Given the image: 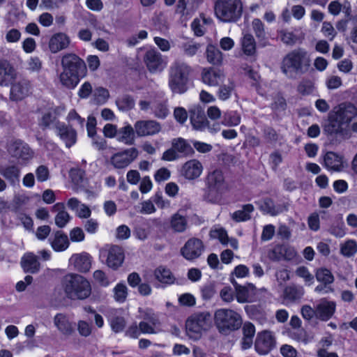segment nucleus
Segmentation results:
<instances>
[{
  "label": "nucleus",
  "mask_w": 357,
  "mask_h": 357,
  "mask_svg": "<svg viewBox=\"0 0 357 357\" xmlns=\"http://www.w3.org/2000/svg\"><path fill=\"white\" fill-rule=\"evenodd\" d=\"M112 330L115 333H120L126 327V320L122 317H115L110 321Z\"/></svg>",
  "instance_id": "obj_58"
},
{
  "label": "nucleus",
  "mask_w": 357,
  "mask_h": 357,
  "mask_svg": "<svg viewBox=\"0 0 357 357\" xmlns=\"http://www.w3.org/2000/svg\"><path fill=\"white\" fill-rule=\"evenodd\" d=\"M343 124L331 114L329 116L328 121L324 126V132L327 135L333 136L343 131Z\"/></svg>",
  "instance_id": "obj_34"
},
{
  "label": "nucleus",
  "mask_w": 357,
  "mask_h": 357,
  "mask_svg": "<svg viewBox=\"0 0 357 357\" xmlns=\"http://www.w3.org/2000/svg\"><path fill=\"white\" fill-rule=\"evenodd\" d=\"M214 321L218 331L225 335L238 330L242 325L241 315L230 309L217 310L214 314Z\"/></svg>",
  "instance_id": "obj_6"
},
{
  "label": "nucleus",
  "mask_w": 357,
  "mask_h": 357,
  "mask_svg": "<svg viewBox=\"0 0 357 357\" xmlns=\"http://www.w3.org/2000/svg\"><path fill=\"white\" fill-rule=\"evenodd\" d=\"M310 67V59L303 49L294 50L282 59L280 69L287 77L292 78L294 74H304Z\"/></svg>",
  "instance_id": "obj_3"
},
{
  "label": "nucleus",
  "mask_w": 357,
  "mask_h": 357,
  "mask_svg": "<svg viewBox=\"0 0 357 357\" xmlns=\"http://www.w3.org/2000/svg\"><path fill=\"white\" fill-rule=\"evenodd\" d=\"M50 243L52 248L56 252L63 251L69 246L68 236L61 231H57L55 232L54 238Z\"/></svg>",
  "instance_id": "obj_37"
},
{
  "label": "nucleus",
  "mask_w": 357,
  "mask_h": 357,
  "mask_svg": "<svg viewBox=\"0 0 357 357\" xmlns=\"http://www.w3.org/2000/svg\"><path fill=\"white\" fill-rule=\"evenodd\" d=\"M328 12L333 15H338L341 11L344 13L345 17L351 16V6L349 1L345 0L341 3L338 0L332 1L328 6Z\"/></svg>",
  "instance_id": "obj_28"
},
{
  "label": "nucleus",
  "mask_w": 357,
  "mask_h": 357,
  "mask_svg": "<svg viewBox=\"0 0 357 357\" xmlns=\"http://www.w3.org/2000/svg\"><path fill=\"white\" fill-rule=\"evenodd\" d=\"M296 256L295 251L283 245H277L268 252V257L273 261H289Z\"/></svg>",
  "instance_id": "obj_17"
},
{
  "label": "nucleus",
  "mask_w": 357,
  "mask_h": 357,
  "mask_svg": "<svg viewBox=\"0 0 357 357\" xmlns=\"http://www.w3.org/2000/svg\"><path fill=\"white\" fill-rule=\"evenodd\" d=\"M328 231L331 234L337 238H342L346 234L345 226L343 222L331 225Z\"/></svg>",
  "instance_id": "obj_62"
},
{
  "label": "nucleus",
  "mask_w": 357,
  "mask_h": 357,
  "mask_svg": "<svg viewBox=\"0 0 357 357\" xmlns=\"http://www.w3.org/2000/svg\"><path fill=\"white\" fill-rule=\"evenodd\" d=\"M296 274L300 278L304 279L305 282L311 284L314 280V276L310 273L308 268L305 266H299L296 271Z\"/></svg>",
  "instance_id": "obj_59"
},
{
  "label": "nucleus",
  "mask_w": 357,
  "mask_h": 357,
  "mask_svg": "<svg viewBox=\"0 0 357 357\" xmlns=\"http://www.w3.org/2000/svg\"><path fill=\"white\" fill-rule=\"evenodd\" d=\"M130 125H126L118 129L116 139L128 145H132L135 142V130Z\"/></svg>",
  "instance_id": "obj_33"
},
{
  "label": "nucleus",
  "mask_w": 357,
  "mask_h": 357,
  "mask_svg": "<svg viewBox=\"0 0 357 357\" xmlns=\"http://www.w3.org/2000/svg\"><path fill=\"white\" fill-rule=\"evenodd\" d=\"M116 104L120 110L128 111L134 107L135 100L130 95L126 94L119 97Z\"/></svg>",
  "instance_id": "obj_48"
},
{
  "label": "nucleus",
  "mask_w": 357,
  "mask_h": 357,
  "mask_svg": "<svg viewBox=\"0 0 357 357\" xmlns=\"http://www.w3.org/2000/svg\"><path fill=\"white\" fill-rule=\"evenodd\" d=\"M155 116L160 119H165L169 114V109L166 101L157 102L153 107Z\"/></svg>",
  "instance_id": "obj_57"
},
{
  "label": "nucleus",
  "mask_w": 357,
  "mask_h": 357,
  "mask_svg": "<svg viewBox=\"0 0 357 357\" xmlns=\"http://www.w3.org/2000/svg\"><path fill=\"white\" fill-rule=\"evenodd\" d=\"M61 283L66 297L71 300H84L91 294L90 282L81 275L66 274L62 278Z\"/></svg>",
  "instance_id": "obj_2"
},
{
  "label": "nucleus",
  "mask_w": 357,
  "mask_h": 357,
  "mask_svg": "<svg viewBox=\"0 0 357 357\" xmlns=\"http://www.w3.org/2000/svg\"><path fill=\"white\" fill-rule=\"evenodd\" d=\"M29 81L25 79H20L12 84L10 89V99L15 101L20 100L29 94Z\"/></svg>",
  "instance_id": "obj_20"
},
{
  "label": "nucleus",
  "mask_w": 357,
  "mask_h": 357,
  "mask_svg": "<svg viewBox=\"0 0 357 357\" xmlns=\"http://www.w3.org/2000/svg\"><path fill=\"white\" fill-rule=\"evenodd\" d=\"M259 208L264 213L272 216L277 215L284 211V206L282 204H275L271 198L264 199Z\"/></svg>",
  "instance_id": "obj_35"
},
{
  "label": "nucleus",
  "mask_w": 357,
  "mask_h": 357,
  "mask_svg": "<svg viewBox=\"0 0 357 357\" xmlns=\"http://www.w3.org/2000/svg\"><path fill=\"white\" fill-rule=\"evenodd\" d=\"M202 169L201 162L193 159L184 164L181 169V174L188 179H195L200 176Z\"/></svg>",
  "instance_id": "obj_26"
},
{
  "label": "nucleus",
  "mask_w": 357,
  "mask_h": 357,
  "mask_svg": "<svg viewBox=\"0 0 357 357\" xmlns=\"http://www.w3.org/2000/svg\"><path fill=\"white\" fill-rule=\"evenodd\" d=\"M143 60L148 70L151 73L162 71L167 65L162 54L154 49L146 51Z\"/></svg>",
  "instance_id": "obj_10"
},
{
  "label": "nucleus",
  "mask_w": 357,
  "mask_h": 357,
  "mask_svg": "<svg viewBox=\"0 0 357 357\" xmlns=\"http://www.w3.org/2000/svg\"><path fill=\"white\" fill-rule=\"evenodd\" d=\"M6 147L10 156H26L33 153L29 145L21 139H12L8 142Z\"/></svg>",
  "instance_id": "obj_15"
},
{
  "label": "nucleus",
  "mask_w": 357,
  "mask_h": 357,
  "mask_svg": "<svg viewBox=\"0 0 357 357\" xmlns=\"http://www.w3.org/2000/svg\"><path fill=\"white\" fill-rule=\"evenodd\" d=\"M318 282L331 285L334 282V276L330 270L326 268H318L315 273Z\"/></svg>",
  "instance_id": "obj_43"
},
{
  "label": "nucleus",
  "mask_w": 357,
  "mask_h": 357,
  "mask_svg": "<svg viewBox=\"0 0 357 357\" xmlns=\"http://www.w3.org/2000/svg\"><path fill=\"white\" fill-rule=\"evenodd\" d=\"M100 257L102 259H105V263L108 267L113 270H116L121 266L125 255L121 247L114 245L108 248L102 250Z\"/></svg>",
  "instance_id": "obj_8"
},
{
  "label": "nucleus",
  "mask_w": 357,
  "mask_h": 357,
  "mask_svg": "<svg viewBox=\"0 0 357 357\" xmlns=\"http://www.w3.org/2000/svg\"><path fill=\"white\" fill-rule=\"evenodd\" d=\"M67 206L71 211L75 212L77 217L79 218H89L91 215V210L85 204H82L76 197H72L67 202Z\"/></svg>",
  "instance_id": "obj_27"
},
{
  "label": "nucleus",
  "mask_w": 357,
  "mask_h": 357,
  "mask_svg": "<svg viewBox=\"0 0 357 357\" xmlns=\"http://www.w3.org/2000/svg\"><path fill=\"white\" fill-rule=\"evenodd\" d=\"M252 29L255 33L256 37L259 41H263L266 39V33L264 31V24L259 19H254L252 22Z\"/></svg>",
  "instance_id": "obj_53"
},
{
  "label": "nucleus",
  "mask_w": 357,
  "mask_h": 357,
  "mask_svg": "<svg viewBox=\"0 0 357 357\" xmlns=\"http://www.w3.org/2000/svg\"><path fill=\"white\" fill-rule=\"evenodd\" d=\"M304 294V289L302 287L290 285L285 287L284 290V299L289 302L299 301Z\"/></svg>",
  "instance_id": "obj_36"
},
{
  "label": "nucleus",
  "mask_w": 357,
  "mask_h": 357,
  "mask_svg": "<svg viewBox=\"0 0 357 357\" xmlns=\"http://www.w3.org/2000/svg\"><path fill=\"white\" fill-rule=\"evenodd\" d=\"M139 317L144 319V321L149 322L153 326H160V322L159 321L158 315L151 308H146L145 310H139Z\"/></svg>",
  "instance_id": "obj_45"
},
{
  "label": "nucleus",
  "mask_w": 357,
  "mask_h": 357,
  "mask_svg": "<svg viewBox=\"0 0 357 357\" xmlns=\"http://www.w3.org/2000/svg\"><path fill=\"white\" fill-rule=\"evenodd\" d=\"M211 314L207 311L195 312L188 318L185 322L186 334L189 338L197 340L203 331L209 329L211 326Z\"/></svg>",
  "instance_id": "obj_7"
},
{
  "label": "nucleus",
  "mask_w": 357,
  "mask_h": 357,
  "mask_svg": "<svg viewBox=\"0 0 357 357\" xmlns=\"http://www.w3.org/2000/svg\"><path fill=\"white\" fill-rule=\"evenodd\" d=\"M215 292V285L213 283L206 284L201 289L202 297L205 301L211 299Z\"/></svg>",
  "instance_id": "obj_60"
},
{
  "label": "nucleus",
  "mask_w": 357,
  "mask_h": 357,
  "mask_svg": "<svg viewBox=\"0 0 357 357\" xmlns=\"http://www.w3.org/2000/svg\"><path fill=\"white\" fill-rule=\"evenodd\" d=\"M189 112L190 122L193 128L202 130L207 126L208 120L204 109L200 106L194 107Z\"/></svg>",
  "instance_id": "obj_22"
},
{
  "label": "nucleus",
  "mask_w": 357,
  "mask_h": 357,
  "mask_svg": "<svg viewBox=\"0 0 357 357\" xmlns=\"http://www.w3.org/2000/svg\"><path fill=\"white\" fill-rule=\"evenodd\" d=\"M170 226L174 231L181 233L185 231L188 226V221L184 216L176 213L171 218Z\"/></svg>",
  "instance_id": "obj_41"
},
{
  "label": "nucleus",
  "mask_w": 357,
  "mask_h": 357,
  "mask_svg": "<svg viewBox=\"0 0 357 357\" xmlns=\"http://www.w3.org/2000/svg\"><path fill=\"white\" fill-rule=\"evenodd\" d=\"M325 166L333 171H341L343 168L342 158H324Z\"/></svg>",
  "instance_id": "obj_51"
},
{
  "label": "nucleus",
  "mask_w": 357,
  "mask_h": 357,
  "mask_svg": "<svg viewBox=\"0 0 357 357\" xmlns=\"http://www.w3.org/2000/svg\"><path fill=\"white\" fill-rule=\"evenodd\" d=\"M206 183L210 191L220 192L225 188V178L220 169H215L208 173Z\"/></svg>",
  "instance_id": "obj_19"
},
{
  "label": "nucleus",
  "mask_w": 357,
  "mask_h": 357,
  "mask_svg": "<svg viewBox=\"0 0 357 357\" xmlns=\"http://www.w3.org/2000/svg\"><path fill=\"white\" fill-rule=\"evenodd\" d=\"M93 278L100 286L107 287L109 281L105 272L101 270H96L93 273Z\"/></svg>",
  "instance_id": "obj_63"
},
{
  "label": "nucleus",
  "mask_w": 357,
  "mask_h": 357,
  "mask_svg": "<svg viewBox=\"0 0 357 357\" xmlns=\"http://www.w3.org/2000/svg\"><path fill=\"white\" fill-rule=\"evenodd\" d=\"M335 303L333 301L322 300L316 306V317L321 321H328L335 313Z\"/></svg>",
  "instance_id": "obj_25"
},
{
  "label": "nucleus",
  "mask_w": 357,
  "mask_h": 357,
  "mask_svg": "<svg viewBox=\"0 0 357 357\" xmlns=\"http://www.w3.org/2000/svg\"><path fill=\"white\" fill-rule=\"evenodd\" d=\"M139 325L142 333L155 334L159 331V326H153L149 322L141 321Z\"/></svg>",
  "instance_id": "obj_64"
},
{
  "label": "nucleus",
  "mask_w": 357,
  "mask_h": 357,
  "mask_svg": "<svg viewBox=\"0 0 357 357\" xmlns=\"http://www.w3.org/2000/svg\"><path fill=\"white\" fill-rule=\"evenodd\" d=\"M155 278L165 284H171L174 282V277L171 271L163 266H159L154 271Z\"/></svg>",
  "instance_id": "obj_38"
},
{
  "label": "nucleus",
  "mask_w": 357,
  "mask_h": 357,
  "mask_svg": "<svg viewBox=\"0 0 357 357\" xmlns=\"http://www.w3.org/2000/svg\"><path fill=\"white\" fill-rule=\"evenodd\" d=\"M276 344L274 335L269 331H263L257 335L255 342L256 351L261 355L268 354Z\"/></svg>",
  "instance_id": "obj_9"
},
{
  "label": "nucleus",
  "mask_w": 357,
  "mask_h": 357,
  "mask_svg": "<svg viewBox=\"0 0 357 357\" xmlns=\"http://www.w3.org/2000/svg\"><path fill=\"white\" fill-rule=\"evenodd\" d=\"M20 170L16 165H0V174L7 179L11 185L19 181Z\"/></svg>",
  "instance_id": "obj_30"
},
{
  "label": "nucleus",
  "mask_w": 357,
  "mask_h": 357,
  "mask_svg": "<svg viewBox=\"0 0 357 357\" xmlns=\"http://www.w3.org/2000/svg\"><path fill=\"white\" fill-rule=\"evenodd\" d=\"M204 250L203 242L197 238L188 239L181 249V255L188 261L199 258Z\"/></svg>",
  "instance_id": "obj_11"
},
{
  "label": "nucleus",
  "mask_w": 357,
  "mask_h": 357,
  "mask_svg": "<svg viewBox=\"0 0 357 357\" xmlns=\"http://www.w3.org/2000/svg\"><path fill=\"white\" fill-rule=\"evenodd\" d=\"M192 68L184 62L176 61L169 68L168 86L173 93L183 94L188 90Z\"/></svg>",
  "instance_id": "obj_4"
},
{
  "label": "nucleus",
  "mask_w": 357,
  "mask_h": 357,
  "mask_svg": "<svg viewBox=\"0 0 357 357\" xmlns=\"http://www.w3.org/2000/svg\"><path fill=\"white\" fill-rule=\"evenodd\" d=\"M72 217L66 211H62L57 213L54 221L56 225L59 228H63L70 222Z\"/></svg>",
  "instance_id": "obj_55"
},
{
  "label": "nucleus",
  "mask_w": 357,
  "mask_h": 357,
  "mask_svg": "<svg viewBox=\"0 0 357 357\" xmlns=\"http://www.w3.org/2000/svg\"><path fill=\"white\" fill-rule=\"evenodd\" d=\"M194 152L193 148L187 140L178 137L172 139V147L165 151L162 156H176L178 153L188 155L193 154Z\"/></svg>",
  "instance_id": "obj_12"
},
{
  "label": "nucleus",
  "mask_w": 357,
  "mask_h": 357,
  "mask_svg": "<svg viewBox=\"0 0 357 357\" xmlns=\"http://www.w3.org/2000/svg\"><path fill=\"white\" fill-rule=\"evenodd\" d=\"M56 129L58 135L64 141L68 148L71 147L76 143L77 132L71 126L58 123L56 126Z\"/></svg>",
  "instance_id": "obj_18"
},
{
  "label": "nucleus",
  "mask_w": 357,
  "mask_h": 357,
  "mask_svg": "<svg viewBox=\"0 0 357 357\" xmlns=\"http://www.w3.org/2000/svg\"><path fill=\"white\" fill-rule=\"evenodd\" d=\"M70 43V38L64 33L54 34L49 42V48L52 53H57L66 49Z\"/></svg>",
  "instance_id": "obj_24"
},
{
  "label": "nucleus",
  "mask_w": 357,
  "mask_h": 357,
  "mask_svg": "<svg viewBox=\"0 0 357 357\" xmlns=\"http://www.w3.org/2000/svg\"><path fill=\"white\" fill-rule=\"evenodd\" d=\"M17 78V72L7 61L0 62V86H8Z\"/></svg>",
  "instance_id": "obj_23"
},
{
  "label": "nucleus",
  "mask_w": 357,
  "mask_h": 357,
  "mask_svg": "<svg viewBox=\"0 0 357 357\" xmlns=\"http://www.w3.org/2000/svg\"><path fill=\"white\" fill-rule=\"evenodd\" d=\"M241 122V116L236 111H227L223 114L222 123L227 126H236Z\"/></svg>",
  "instance_id": "obj_44"
},
{
  "label": "nucleus",
  "mask_w": 357,
  "mask_h": 357,
  "mask_svg": "<svg viewBox=\"0 0 357 357\" xmlns=\"http://www.w3.org/2000/svg\"><path fill=\"white\" fill-rule=\"evenodd\" d=\"M314 90V82L309 79H303L297 86V91L303 96L309 95Z\"/></svg>",
  "instance_id": "obj_52"
},
{
  "label": "nucleus",
  "mask_w": 357,
  "mask_h": 357,
  "mask_svg": "<svg viewBox=\"0 0 357 357\" xmlns=\"http://www.w3.org/2000/svg\"><path fill=\"white\" fill-rule=\"evenodd\" d=\"M241 44L245 54L253 56L256 53V42L252 34H245L242 38Z\"/></svg>",
  "instance_id": "obj_40"
},
{
  "label": "nucleus",
  "mask_w": 357,
  "mask_h": 357,
  "mask_svg": "<svg viewBox=\"0 0 357 357\" xmlns=\"http://www.w3.org/2000/svg\"><path fill=\"white\" fill-rule=\"evenodd\" d=\"M61 64L63 71L59 75V80L61 84L69 89L75 88L86 74L84 61L76 54L68 53L62 56Z\"/></svg>",
  "instance_id": "obj_1"
},
{
  "label": "nucleus",
  "mask_w": 357,
  "mask_h": 357,
  "mask_svg": "<svg viewBox=\"0 0 357 357\" xmlns=\"http://www.w3.org/2000/svg\"><path fill=\"white\" fill-rule=\"evenodd\" d=\"M254 211V206L251 204H247L242 206V209L232 213V219L237 222L248 220L251 218L250 213Z\"/></svg>",
  "instance_id": "obj_39"
},
{
  "label": "nucleus",
  "mask_w": 357,
  "mask_h": 357,
  "mask_svg": "<svg viewBox=\"0 0 357 357\" xmlns=\"http://www.w3.org/2000/svg\"><path fill=\"white\" fill-rule=\"evenodd\" d=\"M234 88L235 84L231 80H229L227 84L220 85L218 92V98L222 100H227L231 96Z\"/></svg>",
  "instance_id": "obj_49"
},
{
  "label": "nucleus",
  "mask_w": 357,
  "mask_h": 357,
  "mask_svg": "<svg viewBox=\"0 0 357 357\" xmlns=\"http://www.w3.org/2000/svg\"><path fill=\"white\" fill-rule=\"evenodd\" d=\"M92 257L86 252L74 254L69 259L70 265L75 270L80 273L88 272L91 267Z\"/></svg>",
  "instance_id": "obj_14"
},
{
  "label": "nucleus",
  "mask_w": 357,
  "mask_h": 357,
  "mask_svg": "<svg viewBox=\"0 0 357 357\" xmlns=\"http://www.w3.org/2000/svg\"><path fill=\"white\" fill-rule=\"evenodd\" d=\"M341 254L346 257H351L357 252V243L354 240H348L340 246Z\"/></svg>",
  "instance_id": "obj_47"
},
{
  "label": "nucleus",
  "mask_w": 357,
  "mask_h": 357,
  "mask_svg": "<svg viewBox=\"0 0 357 357\" xmlns=\"http://www.w3.org/2000/svg\"><path fill=\"white\" fill-rule=\"evenodd\" d=\"M243 337L241 341V347L243 349L250 348L253 344V337L255 334V327L250 322H245L243 326Z\"/></svg>",
  "instance_id": "obj_31"
},
{
  "label": "nucleus",
  "mask_w": 357,
  "mask_h": 357,
  "mask_svg": "<svg viewBox=\"0 0 357 357\" xmlns=\"http://www.w3.org/2000/svg\"><path fill=\"white\" fill-rule=\"evenodd\" d=\"M21 265L25 273L32 274L38 273L40 266L37 256L32 253H28L23 256Z\"/></svg>",
  "instance_id": "obj_29"
},
{
  "label": "nucleus",
  "mask_w": 357,
  "mask_h": 357,
  "mask_svg": "<svg viewBox=\"0 0 357 357\" xmlns=\"http://www.w3.org/2000/svg\"><path fill=\"white\" fill-rule=\"evenodd\" d=\"M135 158H111V162L116 169H123L128 167Z\"/></svg>",
  "instance_id": "obj_61"
},
{
  "label": "nucleus",
  "mask_w": 357,
  "mask_h": 357,
  "mask_svg": "<svg viewBox=\"0 0 357 357\" xmlns=\"http://www.w3.org/2000/svg\"><path fill=\"white\" fill-rule=\"evenodd\" d=\"M54 323L58 330L63 335H69L73 331L72 324L67 316L62 313H58L55 315Z\"/></svg>",
  "instance_id": "obj_32"
},
{
  "label": "nucleus",
  "mask_w": 357,
  "mask_h": 357,
  "mask_svg": "<svg viewBox=\"0 0 357 357\" xmlns=\"http://www.w3.org/2000/svg\"><path fill=\"white\" fill-rule=\"evenodd\" d=\"M153 29L165 33L168 29V24L163 14L160 13L154 16L152 19Z\"/></svg>",
  "instance_id": "obj_50"
},
{
  "label": "nucleus",
  "mask_w": 357,
  "mask_h": 357,
  "mask_svg": "<svg viewBox=\"0 0 357 357\" xmlns=\"http://www.w3.org/2000/svg\"><path fill=\"white\" fill-rule=\"evenodd\" d=\"M225 74L222 71L213 68H205L202 73V79L204 83L209 86H218L223 82Z\"/></svg>",
  "instance_id": "obj_21"
},
{
  "label": "nucleus",
  "mask_w": 357,
  "mask_h": 357,
  "mask_svg": "<svg viewBox=\"0 0 357 357\" xmlns=\"http://www.w3.org/2000/svg\"><path fill=\"white\" fill-rule=\"evenodd\" d=\"M114 298L119 303H123L128 295V289L123 283H119L114 289Z\"/></svg>",
  "instance_id": "obj_54"
},
{
  "label": "nucleus",
  "mask_w": 357,
  "mask_h": 357,
  "mask_svg": "<svg viewBox=\"0 0 357 357\" xmlns=\"http://www.w3.org/2000/svg\"><path fill=\"white\" fill-rule=\"evenodd\" d=\"M333 114L344 126L357 115V109L351 103H342L339 105Z\"/></svg>",
  "instance_id": "obj_16"
},
{
  "label": "nucleus",
  "mask_w": 357,
  "mask_h": 357,
  "mask_svg": "<svg viewBox=\"0 0 357 357\" xmlns=\"http://www.w3.org/2000/svg\"><path fill=\"white\" fill-rule=\"evenodd\" d=\"M211 238L218 239L224 245L228 243V236L226 231L222 228L211 229L209 233Z\"/></svg>",
  "instance_id": "obj_56"
},
{
  "label": "nucleus",
  "mask_w": 357,
  "mask_h": 357,
  "mask_svg": "<svg viewBox=\"0 0 357 357\" xmlns=\"http://www.w3.org/2000/svg\"><path fill=\"white\" fill-rule=\"evenodd\" d=\"M243 6L241 0H218L214 6L216 17L223 22L238 21L243 14Z\"/></svg>",
  "instance_id": "obj_5"
},
{
  "label": "nucleus",
  "mask_w": 357,
  "mask_h": 357,
  "mask_svg": "<svg viewBox=\"0 0 357 357\" xmlns=\"http://www.w3.org/2000/svg\"><path fill=\"white\" fill-rule=\"evenodd\" d=\"M206 58L207 61L213 65H220L222 63V52L213 45L207 47Z\"/></svg>",
  "instance_id": "obj_42"
},
{
  "label": "nucleus",
  "mask_w": 357,
  "mask_h": 357,
  "mask_svg": "<svg viewBox=\"0 0 357 357\" xmlns=\"http://www.w3.org/2000/svg\"><path fill=\"white\" fill-rule=\"evenodd\" d=\"M134 128L137 136L145 137L158 133L161 126L159 123L153 120L137 121L134 125Z\"/></svg>",
  "instance_id": "obj_13"
},
{
  "label": "nucleus",
  "mask_w": 357,
  "mask_h": 357,
  "mask_svg": "<svg viewBox=\"0 0 357 357\" xmlns=\"http://www.w3.org/2000/svg\"><path fill=\"white\" fill-rule=\"evenodd\" d=\"M231 283L236 289V298L238 303H244L248 302L250 294L248 289L241 284H238L235 280H232Z\"/></svg>",
  "instance_id": "obj_46"
}]
</instances>
